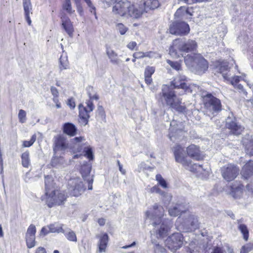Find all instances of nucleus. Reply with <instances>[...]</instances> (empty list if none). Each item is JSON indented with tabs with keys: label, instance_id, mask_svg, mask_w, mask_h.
Returning a JSON list of instances; mask_svg holds the SVG:
<instances>
[{
	"label": "nucleus",
	"instance_id": "4d7b16f0",
	"mask_svg": "<svg viewBox=\"0 0 253 253\" xmlns=\"http://www.w3.org/2000/svg\"><path fill=\"white\" fill-rule=\"evenodd\" d=\"M155 253H167L166 249L163 247L158 245L156 246L155 250Z\"/></svg>",
	"mask_w": 253,
	"mask_h": 253
},
{
	"label": "nucleus",
	"instance_id": "69168bd1",
	"mask_svg": "<svg viewBox=\"0 0 253 253\" xmlns=\"http://www.w3.org/2000/svg\"><path fill=\"white\" fill-rule=\"evenodd\" d=\"M50 233L49 231V229L48 228V226L46 227H42L41 231V235H45L48 233Z\"/></svg>",
	"mask_w": 253,
	"mask_h": 253
},
{
	"label": "nucleus",
	"instance_id": "9b49d317",
	"mask_svg": "<svg viewBox=\"0 0 253 253\" xmlns=\"http://www.w3.org/2000/svg\"><path fill=\"white\" fill-rule=\"evenodd\" d=\"M169 30L171 34L183 36L189 33L190 28L185 22H174L170 25Z\"/></svg>",
	"mask_w": 253,
	"mask_h": 253
},
{
	"label": "nucleus",
	"instance_id": "e433bc0d",
	"mask_svg": "<svg viewBox=\"0 0 253 253\" xmlns=\"http://www.w3.org/2000/svg\"><path fill=\"white\" fill-rule=\"evenodd\" d=\"M62 7L64 10H66L70 15L75 12V10L72 9L71 0H65L63 3Z\"/></svg>",
	"mask_w": 253,
	"mask_h": 253
},
{
	"label": "nucleus",
	"instance_id": "f257e3e1",
	"mask_svg": "<svg viewBox=\"0 0 253 253\" xmlns=\"http://www.w3.org/2000/svg\"><path fill=\"white\" fill-rule=\"evenodd\" d=\"M187 78L185 75L179 74L171 83V87L175 89H181L179 92L170 90L167 86H165L157 96V98L159 101H163V98L165 100L167 104L172 109L179 113H185L186 108L181 105V100L176 97V93L182 95L187 92H191V89L187 84Z\"/></svg>",
	"mask_w": 253,
	"mask_h": 253
},
{
	"label": "nucleus",
	"instance_id": "2f4dec72",
	"mask_svg": "<svg viewBox=\"0 0 253 253\" xmlns=\"http://www.w3.org/2000/svg\"><path fill=\"white\" fill-rule=\"evenodd\" d=\"M78 152H83L84 153V156H86L89 160H92L93 159V155L92 148L89 146H80L77 149Z\"/></svg>",
	"mask_w": 253,
	"mask_h": 253
},
{
	"label": "nucleus",
	"instance_id": "603ef678",
	"mask_svg": "<svg viewBox=\"0 0 253 253\" xmlns=\"http://www.w3.org/2000/svg\"><path fill=\"white\" fill-rule=\"evenodd\" d=\"M154 72L155 68L154 67L147 66L145 70L144 76L151 77Z\"/></svg>",
	"mask_w": 253,
	"mask_h": 253
},
{
	"label": "nucleus",
	"instance_id": "0eeeda50",
	"mask_svg": "<svg viewBox=\"0 0 253 253\" xmlns=\"http://www.w3.org/2000/svg\"><path fill=\"white\" fill-rule=\"evenodd\" d=\"M103 2L106 3L108 6L115 3L113 7V12L122 16H127L128 10L130 8V2L122 1L121 0H104Z\"/></svg>",
	"mask_w": 253,
	"mask_h": 253
},
{
	"label": "nucleus",
	"instance_id": "1a4fd4ad",
	"mask_svg": "<svg viewBox=\"0 0 253 253\" xmlns=\"http://www.w3.org/2000/svg\"><path fill=\"white\" fill-rule=\"evenodd\" d=\"M68 190L73 196L78 197L84 193L86 187L79 178L71 179L68 181Z\"/></svg>",
	"mask_w": 253,
	"mask_h": 253
},
{
	"label": "nucleus",
	"instance_id": "393cba45",
	"mask_svg": "<svg viewBox=\"0 0 253 253\" xmlns=\"http://www.w3.org/2000/svg\"><path fill=\"white\" fill-rule=\"evenodd\" d=\"M62 26L70 37H72L74 32L73 26L70 19L66 16L61 17Z\"/></svg>",
	"mask_w": 253,
	"mask_h": 253
},
{
	"label": "nucleus",
	"instance_id": "473e14b6",
	"mask_svg": "<svg viewBox=\"0 0 253 253\" xmlns=\"http://www.w3.org/2000/svg\"><path fill=\"white\" fill-rule=\"evenodd\" d=\"M45 195L50 193V191L54 188V183L52 177L49 175L45 176Z\"/></svg>",
	"mask_w": 253,
	"mask_h": 253
},
{
	"label": "nucleus",
	"instance_id": "bb28decb",
	"mask_svg": "<svg viewBox=\"0 0 253 253\" xmlns=\"http://www.w3.org/2000/svg\"><path fill=\"white\" fill-rule=\"evenodd\" d=\"M159 5L160 3L158 0H147L143 3L144 10L146 12L158 8Z\"/></svg>",
	"mask_w": 253,
	"mask_h": 253
},
{
	"label": "nucleus",
	"instance_id": "864d4df0",
	"mask_svg": "<svg viewBox=\"0 0 253 253\" xmlns=\"http://www.w3.org/2000/svg\"><path fill=\"white\" fill-rule=\"evenodd\" d=\"M84 2L86 3L88 7L89 8V10L90 12L92 13L93 14H94L96 16V12L95 10L96 8L95 6L93 5V4L92 3V1L91 0H84Z\"/></svg>",
	"mask_w": 253,
	"mask_h": 253
},
{
	"label": "nucleus",
	"instance_id": "0e129e2a",
	"mask_svg": "<svg viewBox=\"0 0 253 253\" xmlns=\"http://www.w3.org/2000/svg\"><path fill=\"white\" fill-rule=\"evenodd\" d=\"M247 190L253 195V182H251L246 185Z\"/></svg>",
	"mask_w": 253,
	"mask_h": 253
},
{
	"label": "nucleus",
	"instance_id": "a18cd8bd",
	"mask_svg": "<svg viewBox=\"0 0 253 253\" xmlns=\"http://www.w3.org/2000/svg\"><path fill=\"white\" fill-rule=\"evenodd\" d=\"M48 228L49 229V231L50 233H60L63 232V229L62 227H56L54 224H50L48 226Z\"/></svg>",
	"mask_w": 253,
	"mask_h": 253
},
{
	"label": "nucleus",
	"instance_id": "5fc2aeb1",
	"mask_svg": "<svg viewBox=\"0 0 253 253\" xmlns=\"http://www.w3.org/2000/svg\"><path fill=\"white\" fill-rule=\"evenodd\" d=\"M184 10V12H185V15H186L187 14H188L190 15H192V8L191 7V8H189V7L186 8L184 6H181L180 8H179L177 10V14L179 13V12H180V10Z\"/></svg>",
	"mask_w": 253,
	"mask_h": 253
},
{
	"label": "nucleus",
	"instance_id": "2eb2a0df",
	"mask_svg": "<svg viewBox=\"0 0 253 253\" xmlns=\"http://www.w3.org/2000/svg\"><path fill=\"white\" fill-rule=\"evenodd\" d=\"M91 169V166L89 164L83 165L81 169V173L84 181L88 184V189H92V183L93 181V175L90 174Z\"/></svg>",
	"mask_w": 253,
	"mask_h": 253
},
{
	"label": "nucleus",
	"instance_id": "6e6d98bb",
	"mask_svg": "<svg viewBox=\"0 0 253 253\" xmlns=\"http://www.w3.org/2000/svg\"><path fill=\"white\" fill-rule=\"evenodd\" d=\"M83 140H85V139L84 137L80 136V137H76L72 139V142L75 144L78 145L79 146H80V143L82 142Z\"/></svg>",
	"mask_w": 253,
	"mask_h": 253
},
{
	"label": "nucleus",
	"instance_id": "7ed1b4c3",
	"mask_svg": "<svg viewBox=\"0 0 253 253\" xmlns=\"http://www.w3.org/2000/svg\"><path fill=\"white\" fill-rule=\"evenodd\" d=\"M197 45L195 41L189 40L185 42L183 39H177L173 41L172 45L169 48V53L173 58L183 56L182 52H188L194 51Z\"/></svg>",
	"mask_w": 253,
	"mask_h": 253
},
{
	"label": "nucleus",
	"instance_id": "58836bf2",
	"mask_svg": "<svg viewBox=\"0 0 253 253\" xmlns=\"http://www.w3.org/2000/svg\"><path fill=\"white\" fill-rule=\"evenodd\" d=\"M238 229L243 234V239L247 241L249 239V231L247 225H240V226H238Z\"/></svg>",
	"mask_w": 253,
	"mask_h": 253
},
{
	"label": "nucleus",
	"instance_id": "39448f33",
	"mask_svg": "<svg viewBox=\"0 0 253 253\" xmlns=\"http://www.w3.org/2000/svg\"><path fill=\"white\" fill-rule=\"evenodd\" d=\"M205 114L212 118L221 110L220 100L211 94H207L204 98Z\"/></svg>",
	"mask_w": 253,
	"mask_h": 253
},
{
	"label": "nucleus",
	"instance_id": "774afa93",
	"mask_svg": "<svg viewBox=\"0 0 253 253\" xmlns=\"http://www.w3.org/2000/svg\"><path fill=\"white\" fill-rule=\"evenodd\" d=\"M35 253H46L45 249L43 247H39L36 251Z\"/></svg>",
	"mask_w": 253,
	"mask_h": 253
},
{
	"label": "nucleus",
	"instance_id": "cd10ccee",
	"mask_svg": "<svg viewBox=\"0 0 253 253\" xmlns=\"http://www.w3.org/2000/svg\"><path fill=\"white\" fill-rule=\"evenodd\" d=\"M231 188V194L234 198L240 197L243 191L244 185L239 183L237 185H234L232 186Z\"/></svg>",
	"mask_w": 253,
	"mask_h": 253
},
{
	"label": "nucleus",
	"instance_id": "a878e982",
	"mask_svg": "<svg viewBox=\"0 0 253 253\" xmlns=\"http://www.w3.org/2000/svg\"><path fill=\"white\" fill-rule=\"evenodd\" d=\"M183 167L187 169L196 173H202L203 171L205 169L203 168L202 165L199 164H192L191 161L189 160L187 162V166H183Z\"/></svg>",
	"mask_w": 253,
	"mask_h": 253
},
{
	"label": "nucleus",
	"instance_id": "5701e85b",
	"mask_svg": "<svg viewBox=\"0 0 253 253\" xmlns=\"http://www.w3.org/2000/svg\"><path fill=\"white\" fill-rule=\"evenodd\" d=\"M144 11L142 7H140L138 5H131L130 4L127 16L137 19L139 18Z\"/></svg>",
	"mask_w": 253,
	"mask_h": 253
},
{
	"label": "nucleus",
	"instance_id": "ddd939ff",
	"mask_svg": "<svg viewBox=\"0 0 253 253\" xmlns=\"http://www.w3.org/2000/svg\"><path fill=\"white\" fill-rule=\"evenodd\" d=\"M239 171V168L232 164L225 165L221 169L222 177L227 181H230L234 179L238 174Z\"/></svg>",
	"mask_w": 253,
	"mask_h": 253
},
{
	"label": "nucleus",
	"instance_id": "7c9ffc66",
	"mask_svg": "<svg viewBox=\"0 0 253 253\" xmlns=\"http://www.w3.org/2000/svg\"><path fill=\"white\" fill-rule=\"evenodd\" d=\"M108 241V236L106 233L104 234L100 237L98 243V251L99 252H105Z\"/></svg>",
	"mask_w": 253,
	"mask_h": 253
},
{
	"label": "nucleus",
	"instance_id": "3c124183",
	"mask_svg": "<svg viewBox=\"0 0 253 253\" xmlns=\"http://www.w3.org/2000/svg\"><path fill=\"white\" fill-rule=\"evenodd\" d=\"M219 70L220 72L222 74L223 78L225 79H227L228 77L227 74L224 72L228 70V65L226 63H223L220 66Z\"/></svg>",
	"mask_w": 253,
	"mask_h": 253
},
{
	"label": "nucleus",
	"instance_id": "4be33fe9",
	"mask_svg": "<svg viewBox=\"0 0 253 253\" xmlns=\"http://www.w3.org/2000/svg\"><path fill=\"white\" fill-rule=\"evenodd\" d=\"M241 174L243 178L248 179L253 176V161H249L243 167Z\"/></svg>",
	"mask_w": 253,
	"mask_h": 253
},
{
	"label": "nucleus",
	"instance_id": "052dcab7",
	"mask_svg": "<svg viewBox=\"0 0 253 253\" xmlns=\"http://www.w3.org/2000/svg\"><path fill=\"white\" fill-rule=\"evenodd\" d=\"M50 91L53 97H58L59 92L57 89L54 86H51Z\"/></svg>",
	"mask_w": 253,
	"mask_h": 253
},
{
	"label": "nucleus",
	"instance_id": "72a5a7b5",
	"mask_svg": "<svg viewBox=\"0 0 253 253\" xmlns=\"http://www.w3.org/2000/svg\"><path fill=\"white\" fill-rule=\"evenodd\" d=\"M59 68L60 71L69 68V63L67 56L61 55L60 56Z\"/></svg>",
	"mask_w": 253,
	"mask_h": 253
},
{
	"label": "nucleus",
	"instance_id": "49530a36",
	"mask_svg": "<svg viewBox=\"0 0 253 253\" xmlns=\"http://www.w3.org/2000/svg\"><path fill=\"white\" fill-rule=\"evenodd\" d=\"M18 119L19 122L23 124L26 122V112L20 109L18 113Z\"/></svg>",
	"mask_w": 253,
	"mask_h": 253
},
{
	"label": "nucleus",
	"instance_id": "de8ad7c7",
	"mask_svg": "<svg viewBox=\"0 0 253 253\" xmlns=\"http://www.w3.org/2000/svg\"><path fill=\"white\" fill-rule=\"evenodd\" d=\"M116 29L118 31H119V33L122 35L125 34V33L128 30V28L122 23L117 24L116 25Z\"/></svg>",
	"mask_w": 253,
	"mask_h": 253
},
{
	"label": "nucleus",
	"instance_id": "8fccbe9b",
	"mask_svg": "<svg viewBox=\"0 0 253 253\" xmlns=\"http://www.w3.org/2000/svg\"><path fill=\"white\" fill-rule=\"evenodd\" d=\"M36 135L34 134L32 136L30 140L24 141L23 143V146L24 147H29L31 146L36 140Z\"/></svg>",
	"mask_w": 253,
	"mask_h": 253
},
{
	"label": "nucleus",
	"instance_id": "423d86ee",
	"mask_svg": "<svg viewBox=\"0 0 253 253\" xmlns=\"http://www.w3.org/2000/svg\"><path fill=\"white\" fill-rule=\"evenodd\" d=\"M178 220L180 222V228L186 232L194 231L199 228L197 216L189 211L186 212L182 217H178Z\"/></svg>",
	"mask_w": 253,
	"mask_h": 253
},
{
	"label": "nucleus",
	"instance_id": "c9c22d12",
	"mask_svg": "<svg viewBox=\"0 0 253 253\" xmlns=\"http://www.w3.org/2000/svg\"><path fill=\"white\" fill-rule=\"evenodd\" d=\"M22 164L25 168H28L30 164L29 158V152L26 151L22 153L21 155Z\"/></svg>",
	"mask_w": 253,
	"mask_h": 253
},
{
	"label": "nucleus",
	"instance_id": "aec40b11",
	"mask_svg": "<svg viewBox=\"0 0 253 253\" xmlns=\"http://www.w3.org/2000/svg\"><path fill=\"white\" fill-rule=\"evenodd\" d=\"M243 145L247 154L250 156H253V139L249 134L246 135L242 140Z\"/></svg>",
	"mask_w": 253,
	"mask_h": 253
},
{
	"label": "nucleus",
	"instance_id": "a19ab883",
	"mask_svg": "<svg viewBox=\"0 0 253 253\" xmlns=\"http://www.w3.org/2000/svg\"><path fill=\"white\" fill-rule=\"evenodd\" d=\"M252 251H253V243H249L242 247L240 253H249Z\"/></svg>",
	"mask_w": 253,
	"mask_h": 253
},
{
	"label": "nucleus",
	"instance_id": "4c0bfd02",
	"mask_svg": "<svg viewBox=\"0 0 253 253\" xmlns=\"http://www.w3.org/2000/svg\"><path fill=\"white\" fill-rule=\"evenodd\" d=\"M63 158L61 156H54L51 159V165L53 167H57L63 164Z\"/></svg>",
	"mask_w": 253,
	"mask_h": 253
},
{
	"label": "nucleus",
	"instance_id": "c85d7f7f",
	"mask_svg": "<svg viewBox=\"0 0 253 253\" xmlns=\"http://www.w3.org/2000/svg\"><path fill=\"white\" fill-rule=\"evenodd\" d=\"M106 54L111 63L114 65H119L120 64L121 60L118 58L117 53L113 50L107 47L106 49Z\"/></svg>",
	"mask_w": 253,
	"mask_h": 253
},
{
	"label": "nucleus",
	"instance_id": "20e7f679",
	"mask_svg": "<svg viewBox=\"0 0 253 253\" xmlns=\"http://www.w3.org/2000/svg\"><path fill=\"white\" fill-rule=\"evenodd\" d=\"M184 62L191 70L197 74L204 73L208 68L207 61L200 54H187Z\"/></svg>",
	"mask_w": 253,
	"mask_h": 253
},
{
	"label": "nucleus",
	"instance_id": "9d476101",
	"mask_svg": "<svg viewBox=\"0 0 253 253\" xmlns=\"http://www.w3.org/2000/svg\"><path fill=\"white\" fill-rule=\"evenodd\" d=\"M183 243V237L181 233H175L169 236L166 241L168 248L171 251H175L181 248Z\"/></svg>",
	"mask_w": 253,
	"mask_h": 253
},
{
	"label": "nucleus",
	"instance_id": "37998d69",
	"mask_svg": "<svg viewBox=\"0 0 253 253\" xmlns=\"http://www.w3.org/2000/svg\"><path fill=\"white\" fill-rule=\"evenodd\" d=\"M170 131H171V135L170 136V139L171 140H173L172 137H177L178 135L180 136H184V132L181 129H178L175 130L174 132V129L172 127L170 128Z\"/></svg>",
	"mask_w": 253,
	"mask_h": 253
},
{
	"label": "nucleus",
	"instance_id": "b1692460",
	"mask_svg": "<svg viewBox=\"0 0 253 253\" xmlns=\"http://www.w3.org/2000/svg\"><path fill=\"white\" fill-rule=\"evenodd\" d=\"M186 151L187 155L194 160L198 161L202 159L199 147L195 145L188 147Z\"/></svg>",
	"mask_w": 253,
	"mask_h": 253
},
{
	"label": "nucleus",
	"instance_id": "6e6552de",
	"mask_svg": "<svg viewBox=\"0 0 253 253\" xmlns=\"http://www.w3.org/2000/svg\"><path fill=\"white\" fill-rule=\"evenodd\" d=\"M46 203L48 207L51 208L54 205L62 204L67 198V195L64 192L58 190H52L51 193L46 196Z\"/></svg>",
	"mask_w": 253,
	"mask_h": 253
},
{
	"label": "nucleus",
	"instance_id": "6ab92c4d",
	"mask_svg": "<svg viewBox=\"0 0 253 253\" xmlns=\"http://www.w3.org/2000/svg\"><path fill=\"white\" fill-rule=\"evenodd\" d=\"M68 148V144L66 143L64 138L61 136H58L54 142L53 151L54 155L57 154L59 151H65Z\"/></svg>",
	"mask_w": 253,
	"mask_h": 253
},
{
	"label": "nucleus",
	"instance_id": "13d9d810",
	"mask_svg": "<svg viewBox=\"0 0 253 253\" xmlns=\"http://www.w3.org/2000/svg\"><path fill=\"white\" fill-rule=\"evenodd\" d=\"M211 253H226V252L222 247H215Z\"/></svg>",
	"mask_w": 253,
	"mask_h": 253
},
{
	"label": "nucleus",
	"instance_id": "c756f323",
	"mask_svg": "<svg viewBox=\"0 0 253 253\" xmlns=\"http://www.w3.org/2000/svg\"><path fill=\"white\" fill-rule=\"evenodd\" d=\"M77 128L72 123H65L63 126V132L71 136H74L76 134Z\"/></svg>",
	"mask_w": 253,
	"mask_h": 253
},
{
	"label": "nucleus",
	"instance_id": "412c9836",
	"mask_svg": "<svg viewBox=\"0 0 253 253\" xmlns=\"http://www.w3.org/2000/svg\"><path fill=\"white\" fill-rule=\"evenodd\" d=\"M23 6L24 11L25 18L29 25H31L32 21L30 14L32 13V5L31 0H22Z\"/></svg>",
	"mask_w": 253,
	"mask_h": 253
},
{
	"label": "nucleus",
	"instance_id": "4468645a",
	"mask_svg": "<svg viewBox=\"0 0 253 253\" xmlns=\"http://www.w3.org/2000/svg\"><path fill=\"white\" fill-rule=\"evenodd\" d=\"M173 151L176 162L180 163L182 166H187V157L184 148L179 145H176L173 148Z\"/></svg>",
	"mask_w": 253,
	"mask_h": 253
},
{
	"label": "nucleus",
	"instance_id": "680f3d73",
	"mask_svg": "<svg viewBox=\"0 0 253 253\" xmlns=\"http://www.w3.org/2000/svg\"><path fill=\"white\" fill-rule=\"evenodd\" d=\"M75 5L76 6L77 11L79 12V13L81 15H82L83 14L84 11H83V8L82 6L81 2L76 3V4H75Z\"/></svg>",
	"mask_w": 253,
	"mask_h": 253
},
{
	"label": "nucleus",
	"instance_id": "338daca9",
	"mask_svg": "<svg viewBox=\"0 0 253 253\" xmlns=\"http://www.w3.org/2000/svg\"><path fill=\"white\" fill-rule=\"evenodd\" d=\"M241 78V77H240V76H234L232 79L231 82H232V84H233L234 83H238L240 81V79Z\"/></svg>",
	"mask_w": 253,
	"mask_h": 253
},
{
	"label": "nucleus",
	"instance_id": "dca6fc26",
	"mask_svg": "<svg viewBox=\"0 0 253 253\" xmlns=\"http://www.w3.org/2000/svg\"><path fill=\"white\" fill-rule=\"evenodd\" d=\"M36 228L34 225L31 224L26 234V241L28 248H32L36 245L35 234Z\"/></svg>",
	"mask_w": 253,
	"mask_h": 253
},
{
	"label": "nucleus",
	"instance_id": "f8f14e48",
	"mask_svg": "<svg viewBox=\"0 0 253 253\" xmlns=\"http://www.w3.org/2000/svg\"><path fill=\"white\" fill-rule=\"evenodd\" d=\"M229 116L226 120L225 126L229 129L230 133L235 135H239L243 131L244 127L237 122L235 117Z\"/></svg>",
	"mask_w": 253,
	"mask_h": 253
},
{
	"label": "nucleus",
	"instance_id": "ea45409f",
	"mask_svg": "<svg viewBox=\"0 0 253 253\" xmlns=\"http://www.w3.org/2000/svg\"><path fill=\"white\" fill-rule=\"evenodd\" d=\"M96 116L101 120L104 121L105 120V113L103 107L102 106H98L96 111Z\"/></svg>",
	"mask_w": 253,
	"mask_h": 253
},
{
	"label": "nucleus",
	"instance_id": "c03bdc74",
	"mask_svg": "<svg viewBox=\"0 0 253 253\" xmlns=\"http://www.w3.org/2000/svg\"><path fill=\"white\" fill-rule=\"evenodd\" d=\"M167 62L170 66L172 69L178 71L181 70V65L179 62L172 61L170 60H167Z\"/></svg>",
	"mask_w": 253,
	"mask_h": 253
},
{
	"label": "nucleus",
	"instance_id": "a211bd4d",
	"mask_svg": "<svg viewBox=\"0 0 253 253\" xmlns=\"http://www.w3.org/2000/svg\"><path fill=\"white\" fill-rule=\"evenodd\" d=\"M79 123L81 126H85L88 122L89 115L88 110L86 107H84L82 104L79 106Z\"/></svg>",
	"mask_w": 253,
	"mask_h": 253
},
{
	"label": "nucleus",
	"instance_id": "bf43d9fd",
	"mask_svg": "<svg viewBox=\"0 0 253 253\" xmlns=\"http://www.w3.org/2000/svg\"><path fill=\"white\" fill-rule=\"evenodd\" d=\"M67 105L71 109L75 108L76 104L75 101L73 98H71L68 99Z\"/></svg>",
	"mask_w": 253,
	"mask_h": 253
},
{
	"label": "nucleus",
	"instance_id": "f704fd0d",
	"mask_svg": "<svg viewBox=\"0 0 253 253\" xmlns=\"http://www.w3.org/2000/svg\"><path fill=\"white\" fill-rule=\"evenodd\" d=\"M62 233L70 241L77 242V239L76 235L75 233L70 229H68L67 230H63Z\"/></svg>",
	"mask_w": 253,
	"mask_h": 253
},
{
	"label": "nucleus",
	"instance_id": "09e8293b",
	"mask_svg": "<svg viewBox=\"0 0 253 253\" xmlns=\"http://www.w3.org/2000/svg\"><path fill=\"white\" fill-rule=\"evenodd\" d=\"M149 192L152 193H158V194H159L160 195L163 196H165L166 194L165 192L162 191L159 187V186H158V185H155V186L152 187V188H151L150 189Z\"/></svg>",
	"mask_w": 253,
	"mask_h": 253
},
{
	"label": "nucleus",
	"instance_id": "e2e57ef3",
	"mask_svg": "<svg viewBox=\"0 0 253 253\" xmlns=\"http://www.w3.org/2000/svg\"><path fill=\"white\" fill-rule=\"evenodd\" d=\"M87 106L88 108L89 109V110H88V112H90L92 111L94 109V105L92 103V102L91 100H88L86 102Z\"/></svg>",
	"mask_w": 253,
	"mask_h": 253
},
{
	"label": "nucleus",
	"instance_id": "f03ea898",
	"mask_svg": "<svg viewBox=\"0 0 253 253\" xmlns=\"http://www.w3.org/2000/svg\"><path fill=\"white\" fill-rule=\"evenodd\" d=\"M164 209L161 206L155 204L153 208L146 212L147 218L151 220V224L154 226L153 232L156 234L157 238H163L167 236L170 227V220H164L161 218L164 215Z\"/></svg>",
	"mask_w": 253,
	"mask_h": 253
},
{
	"label": "nucleus",
	"instance_id": "f3484780",
	"mask_svg": "<svg viewBox=\"0 0 253 253\" xmlns=\"http://www.w3.org/2000/svg\"><path fill=\"white\" fill-rule=\"evenodd\" d=\"M187 208L186 205L182 203H177L172 205L169 209V213L170 216H177L182 213L185 215Z\"/></svg>",
	"mask_w": 253,
	"mask_h": 253
},
{
	"label": "nucleus",
	"instance_id": "79ce46f5",
	"mask_svg": "<svg viewBox=\"0 0 253 253\" xmlns=\"http://www.w3.org/2000/svg\"><path fill=\"white\" fill-rule=\"evenodd\" d=\"M152 53V52H135L133 54V57L134 58L137 59H140L144 58L145 57H151V54Z\"/></svg>",
	"mask_w": 253,
	"mask_h": 253
}]
</instances>
